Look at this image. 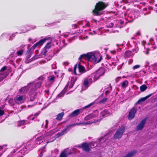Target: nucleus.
<instances>
[{
	"label": "nucleus",
	"instance_id": "1",
	"mask_svg": "<svg viewBox=\"0 0 157 157\" xmlns=\"http://www.w3.org/2000/svg\"><path fill=\"white\" fill-rule=\"evenodd\" d=\"M45 79L44 75H42L38 77L36 80V82L30 84L29 85V90L28 100L27 101L28 107H32L37 103V94L36 90L40 88L43 83V80Z\"/></svg>",
	"mask_w": 157,
	"mask_h": 157
},
{
	"label": "nucleus",
	"instance_id": "2",
	"mask_svg": "<svg viewBox=\"0 0 157 157\" xmlns=\"http://www.w3.org/2000/svg\"><path fill=\"white\" fill-rule=\"evenodd\" d=\"M44 137L45 136H41L37 137L36 140H30L24 145L22 149L18 151L17 153L15 155V156L17 157H22L25 154L28 153L33 148L35 147L36 144H42L44 141L46 143L43 147V148H44L47 144L49 142L45 140H43Z\"/></svg>",
	"mask_w": 157,
	"mask_h": 157
},
{
	"label": "nucleus",
	"instance_id": "3",
	"mask_svg": "<svg viewBox=\"0 0 157 157\" xmlns=\"http://www.w3.org/2000/svg\"><path fill=\"white\" fill-rule=\"evenodd\" d=\"M113 134V132L111 131H109L103 137H101L98 140V143L97 144L95 141H93L89 143V147H90L92 148L95 147H104V143H106L107 140V138H109L111 137Z\"/></svg>",
	"mask_w": 157,
	"mask_h": 157
},
{
	"label": "nucleus",
	"instance_id": "4",
	"mask_svg": "<svg viewBox=\"0 0 157 157\" xmlns=\"http://www.w3.org/2000/svg\"><path fill=\"white\" fill-rule=\"evenodd\" d=\"M107 5L102 2H99L96 3L94 9L92 12L94 15L100 16L105 14L103 10L107 7Z\"/></svg>",
	"mask_w": 157,
	"mask_h": 157
},
{
	"label": "nucleus",
	"instance_id": "5",
	"mask_svg": "<svg viewBox=\"0 0 157 157\" xmlns=\"http://www.w3.org/2000/svg\"><path fill=\"white\" fill-rule=\"evenodd\" d=\"M102 59V55L97 51L89 52V61L93 64L100 62Z\"/></svg>",
	"mask_w": 157,
	"mask_h": 157
},
{
	"label": "nucleus",
	"instance_id": "6",
	"mask_svg": "<svg viewBox=\"0 0 157 157\" xmlns=\"http://www.w3.org/2000/svg\"><path fill=\"white\" fill-rule=\"evenodd\" d=\"M105 73L104 69L101 68L98 70L95 73L91 74L89 76V83H92L98 79L100 76L104 75Z\"/></svg>",
	"mask_w": 157,
	"mask_h": 157
},
{
	"label": "nucleus",
	"instance_id": "7",
	"mask_svg": "<svg viewBox=\"0 0 157 157\" xmlns=\"http://www.w3.org/2000/svg\"><path fill=\"white\" fill-rule=\"evenodd\" d=\"M49 37H46L40 40L38 42L35 44L31 48L29 45L28 47V50L26 54L29 55L33 53L34 50L37 47L42 45L47 40L49 39Z\"/></svg>",
	"mask_w": 157,
	"mask_h": 157
},
{
	"label": "nucleus",
	"instance_id": "8",
	"mask_svg": "<svg viewBox=\"0 0 157 157\" xmlns=\"http://www.w3.org/2000/svg\"><path fill=\"white\" fill-rule=\"evenodd\" d=\"M49 37H46L40 40L38 42L35 44L31 48L29 45L28 47V50L26 54L29 55L33 53L34 50L37 47L42 45L47 40L49 39Z\"/></svg>",
	"mask_w": 157,
	"mask_h": 157
},
{
	"label": "nucleus",
	"instance_id": "9",
	"mask_svg": "<svg viewBox=\"0 0 157 157\" xmlns=\"http://www.w3.org/2000/svg\"><path fill=\"white\" fill-rule=\"evenodd\" d=\"M49 37H46L40 40L38 42L35 44L31 48L29 45L28 47V50L26 54L29 55L33 53L34 50L37 47L42 45L47 40L49 39Z\"/></svg>",
	"mask_w": 157,
	"mask_h": 157
},
{
	"label": "nucleus",
	"instance_id": "10",
	"mask_svg": "<svg viewBox=\"0 0 157 157\" xmlns=\"http://www.w3.org/2000/svg\"><path fill=\"white\" fill-rule=\"evenodd\" d=\"M98 111L96 110L92 113L89 114V124L96 123L99 121H97L94 122L93 121L99 118V115L98 114Z\"/></svg>",
	"mask_w": 157,
	"mask_h": 157
},
{
	"label": "nucleus",
	"instance_id": "11",
	"mask_svg": "<svg viewBox=\"0 0 157 157\" xmlns=\"http://www.w3.org/2000/svg\"><path fill=\"white\" fill-rule=\"evenodd\" d=\"M124 130L125 128L124 127L122 126L121 127L119 128L114 134L113 136V139H116L121 138L124 132Z\"/></svg>",
	"mask_w": 157,
	"mask_h": 157
},
{
	"label": "nucleus",
	"instance_id": "12",
	"mask_svg": "<svg viewBox=\"0 0 157 157\" xmlns=\"http://www.w3.org/2000/svg\"><path fill=\"white\" fill-rule=\"evenodd\" d=\"M88 108V105L82 108L76 109L73 111L69 115V117H72L78 115L80 113L85 111L86 109Z\"/></svg>",
	"mask_w": 157,
	"mask_h": 157
},
{
	"label": "nucleus",
	"instance_id": "13",
	"mask_svg": "<svg viewBox=\"0 0 157 157\" xmlns=\"http://www.w3.org/2000/svg\"><path fill=\"white\" fill-rule=\"evenodd\" d=\"M6 66L3 67L0 71V82L2 81L8 75V73L7 71Z\"/></svg>",
	"mask_w": 157,
	"mask_h": 157
},
{
	"label": "nucleus",
	"instance_id": "14",
	"mask_svg": "<svg viewBox=\"0 0 157 157\" xmlns=\"http://www.w3.org/2000/svg\"><path fill=\"white\" fill-rule=\"evenodd\" d=\"M109 115L110 112L107 110H105L101 113L100 115H99V118H98V119L94 120L93 122H94L95 121H100L104 117H107Z\"/></svg>",
	"mask_w": 157,
	"mask_h": 157
},
{
	"label": "nucleus",
	"instance_id": "15",
	"mask_svg": "<svg viewBox=\"0 0 157 157\" xmlns=\"http://www.w3.org/2000/svg\"><path fill=\"white\" fill-rule=\"evenodd\" d=\"M34 82H36V80L28 83L27 86H25L20 89L19 90V92L21 94H22L26 93L28 91H29V85L31 83H33Z\"/></svg>",
	"mask_w": 157,
	"mask_h": 157
},
{
	"label": "nucleus",
	"instance_id": "16",
	"mask_svg": "<svg viewBox=\"0 0 157 157\" xmlns=\"http://www.w3.org/2000/svg\"><path fill=\"white\" fill-rule=\"evenodd\" d=\"M84 60H86L87 62H88V52L86 54H84L80 56L78 58V60L80 63H84L85 62Z\"/></svg>",
	"mask_w": 157,
	"mask_h": 157
},
{
	"label": "nucleus",
	"instance_id": "17",
	"mask_svg": "<svg viewBox=\"0 0 157 157\" xmlns=\"http://www.w3.org/2000/svg\"><path fill=\"white\" fill-rule=\"evenodd\" d=\"M126 22L124 23V21L122 20L120 21H117L114 22L115 27L119 28L120 29L123 27L126 24Z\"/></svg>",
	"mask_w": 157,
	"mask_h": 157
},
{
	"label": "nucleus",
	"instance_id": "18",
	"mask_svg": "<svg viewBox=\"0 0 157 157\" xmlns=\"http://www.w3.org/2000/svg\"><path fill=\"white\" fill-rule=\"evenodd\" d=\"M75 146L80 148H82L83 150L84 151H88V144L87 143H83Z\"/></svg>",
	"mask_w": 157,
	"mask_h": 157
},
{
	"label": "nucleus",
	"instance_id": "19",
	"mask_svg": "<svg viewBox=\"0 0 157 157\" xmlns=\"http://www.w3.org/2000/svg\"><path fill=\"white\" fill-rule=\"evenodd\" d=\"M74 34V33H66L63 35L62 36L65 38L68 37L69 38L67 40L69 43H70L71 40L74 39L75 37V36H72V35Z\"/></svg>",
	"mask_w": 157,
	"mask_h": 157
},
{
	"label": "nucleus",
	"instance_id": "20",
	"mask_svg": "<svg viewBox=\"0 0 157 157\" xmlns=\"http://www.w3.org/2000/svg\"><path fill=\"white\" fill-rule=\"evenodd\" d=\"M137 111L136 109H132L131 110L128 114V119L131 120L135 117V115Z\"/></svg>",
	"mask_w": 157,
	"mask_h": 157
},
{
	"label": "nucleus",
	"instance_id": "21",
	"mask_svg": "<svg viewBox=\"0 0 157 157\" xmlns=\"http://www.w3.org/2000/svg\"><path fill=\"white\" fill-rule=\"evenodd\" d=\"M15 102L18 104H21L24 101V96L23 95L17 97L15 98Z\"/></svg>",
	"mask_w": 157,
	"mask_h": 157
},
{
	"label": "nucleus",
	"instance_id": "22",
	"mask_svg": "<svg viewBox=\"0 0 157 157\" xmlns=\"http://www.w3.org/2000/svg\"><path fill=\"white\" fill-rule=\"evenodd\" d=\"M138 44L139 43L136 40H131L130 41L128 42L127 45L129 48L131 47H135V46H136V45H138Z\"/></svg>",
	"mask_w": 157,
	"mask_h": 157
},
{
	"label": "nucleus",
	"instance_id": "23",
	"mask_svg": "<svg viewBox=\"0 0 157 157\" xmlns=\"http://www.w3.org/2000/svg\"><path fill=\"white\" fill-rule=\"evenodd\" d=\"M146 121V119L142 120L136 127V130H140L142 129Z\"/></svg>",
	"mask_w": 157,
	"mask_h": 157
},
{
	"label": "nucleus",
	"instance_id": "24",
	"mask_svg": "<svg viewBox=\"0 0 157 157\" xmlns=\"http://www.w3.org/2000/svg\"><path fill=\"white\" fill-rule=\"evenodd\" d=\"M135 13L132 14H129L127 17L125 18V19L128 21L129 22H132V21L135 19V18L138 17H136L135 16Z\"/></svg>",
	"mask_w": 157,
	"mask_h": 157
},
{
	"label": "nucleus",
	"instance_id": "25",
	"mask_svg": "<svg viewBox=\"0 0 157 157\" xmlns=\"http://www.w3.org/2000/svg\"><path fill=\"white\" fill-rule=\"evenodd\" d=\"M149 42L147 43L145 41H142L141 43L143 45H145L144 46V47L145 48L146 47V44L147 45H149L150 44L151 45H154L155 44V43L154 41V40L153 38H151L149 40Z\"/></svg>",
	"mask_w": 157,
	"mask_h": 157
},
{
	"label": "nucleus",
	"instance_id": "26",
	"mask_svg": "<svg viewBox=\"0 0 157 157\" xmlns=\"http://www.w3.org/2000/svg\"><path fill=\"white\" fill-rule=\"evenodd\" d=\"M88 79L87 78L85 79L83 82V86L82 89H86L88 88Z\"/></svg>",
	"mask_w": 157,
	"mask_h": 157
},
{
	"label": "nucleus",
	"instance_id": "27",
	"mask_svg": "<svg viewBox=\"0 0 157 157\" xmlns=\"http://www.w3.org/2000/svg\"><path fill=\"white\" fill-rule=\"evenodd\" d=\"M68 87V85H66L63 90L59 94L57 95V97L60 98L63 97L65 94V93L67 90Z\"/></svg>",
	"mask_w": 157,
	"mask_h": 157
},
{
	"label": "nucleus",
	"instance_id": "28",
	"mask_svg": "<svg viewBox=\"0 0 157 157\" xmlns=\"http://www.w3.org/2000/svg\"><path fill=\"white\" fill-rule=\"evenodd\" d=\"M51 43H48L44 48V54H45L48 52L47 50L49 49L51 47Z\"/></svg>",
	"mask_w": 157,
	"mask_h": 157
},
{
	"label": "nucleus",
	"instance_id": "29",
	"mask_svg": "<svg viewBox=\"0 0 157 157\" xmlns=\"http://www.w3.org/2000/svg\"><path fill=\"white\" fill-rule=\"evenodd\" d=\"M26 121L22 120L18 121L17 122V126L18 127H20L21 126L24 125L26 124H29V123L26 122Z\"/></svg>",
	"mask_w": 157,
	"mask_h": 157
},
{
	"label": "nucleus",
	"instance_id": "30",
	"mask_svg": "<svg viewBox=\"0 0 157 157\" xmlns=\"http://www.w3.org/2000/svg\"><path fill=\"white\" fill-rule=\"evenodd\" d=\"M134 53H132L131 51H126L125 54V57L127 58H128L131 56H132L133 55Z\"/></svg>",
	"mask_w": 157,
	"mask_h": 157
},
{
	"label": "nucleus",
	"instance_id": "31",
	"mask_svg": "<svg viewBox=\"0 0 157 157\" xmlns=\"http://www.w3.org/2000/svg\"><path fill=\"white\" fill-rule=\"evenodd\" d=\"M71 126V125L67 126L66 128L64 129L61 132L63 135L66 134L67 132L69 130Z\"/></svg>",
	"mask_w": 157,
	"mask_h": 157
},
{
	"label": "nucleus",
	"instance_id": "32",
	"mask_svg": "<svg viewBox=\"0 0 157 157\" xmlns=\"http://www.w3.org/2000/svg\"><path fill=\"white\" fill-rule=\"evenodd\" d=\"M63 115V112H62L61 113H60L57 114V115L56 116V119L59 121H60L62 120Z\"/></svg>",
	"mask_w": 157,
	"mask_h": 157
},
{
	"label": "nucleus",
	"instance_id": "33",
	"mask_svg": "<svg viewBox=\"0 0 157 157\" xmlns=\"http://www.w3.org/2000/svg\"><path fill=\"white\" fill-rule=\"evenodd\" d=\"M129 48L131 49L133 52L134 53H137L139 50L138 45H136V46H135V47H131L130 48Z\"/></svg>",
	"mask_w": 157,
	"mask_h": 157
},
{
	"label": "nucleus",
	"instance_id": "34",
	"mask_svg": "<svg viewBox=\"0 0 157 157\" xmlns=\"http://www.w3.org/2000/svg\"><path fill=\"white\" fill-rule=\"evenodd\" d=\"M55 78V77L53 76H50L48 77V81L50 83V84L54 82Z\"/></svg>",
	"mask_w": 157,
	"mask_h": 157
},
{
	"label": "nucleus",
	"instance_id": "35",
	"mask_svg": "<svg viewBox=\"0 0 157 157\" xmlns=\"http://www.w3.org/2000/svg\"><path fill=\"white\" fill-rule=\"evenodd\" d=\"M136 151H133L130 153L128 154L126 156L124 157H132V156L136 153Z\"/></svg>",
	"mask_w": 157,
	"mask_h": 157
},
{
	"label": "nucleus",
	"instance_id": "36",
	"mask_svg": "<svg viewBox=\"0 0 157 157\" xmlns=\"http://www.w3.org/2000/svg\"><path fill=\"white\" fill-rule=\"evenodd\" d=\"M151 96V94L148 95L147 96H146L141 98H140L138 101V102H139L140 101H144L148 98L150 97Z\"/></svg>",
	"mask_w": 157,
	"mask_h": 157
},
{
	"label": "nucleus",
	"instance_id": "37",
	"mask_svg": "<svg viewBox=\"0 0 157 157\" xmlns=\"http://www.w3.org/2000/svg\"><path fill=\"white\" fill-rule=\"evenodd\" d=\"M81 63H80V62H79V64L78 65V69L79 72H83L84 69V67L80 65Z\"/></svg>",
	"mask_w": 157,
	"mask_h": 157
},
{
	"label": "nucleus",
	"instance_id": "38",
	"mask_svg": "<svg viewBox=\"0 0 157 157\" xmlns=\"http://www.w3.org/2000/svg\"><path fill=\"white\" fill-rule=\"evenodd\" d=\"M36 26L35 25H34L33 26V27H30V28L29 29H25V30H23L24 31L23 32V33H25L26 32H28V31L31 30V29H36Z\"/></svg>",
	"mask_w": 157,
	"mask_h": 157
},
{
	"label": "nucleus",
	"instance_id": "39",
	"mask_svg": "<svg viewBox=\"0 0 157 157\" xmlns=\"http://www.w3.org/2000/svg\"><path fill=\"white\" fill-rule=\"evenodd\" d=\"M128 84V82L127 81L125 80L123 82L121 83V86L123 88H124L126 87L127 85Z\"/></svg>",
	"mask_w": 157,
	"mask_h": 157
},
{
	"label": "nucleus",
	"instance_id": "40",
	"mask_svg": "<svg viewBox=\"0 0 157 157\" xmlns=\"http://www.w3.org/2000/svg\"><path fill=\"white\" fill-rule=\"evenodd\" d=\"M147 88V86L145 85H143L140 87V89L141 91H144Z\"/></svg>",
	"mask_w": 157,
	"mask_h": 157
},
{
	"label": "nucleus",
	"instance_id": "41",
	"mask_svg": "<svg viewBox=\"0 0 157 157\" xmlns=\"http://www.w3.org/2000/svg\"><path fill=\"white\" fill-rule=\"evenodd\" d=\"M63 48V46L61 45L59 46V48H57V50L54 52V54H56V53H58Z\"/></svg>",
	"mask_w": 157,
	"mask_h": 157
},
{
	"label": "nucleus",
	"instance_id": "42",
	"mask_svg": "<svg viewBox=\"0 0 157 157\" xmlns=\"http://www.w3.org/2000/svg\"><path fill=\"white\" fill-rule=\"evenodd\" d=\"M23 28H24L23 29H21V28L19 29V30H20L22 31V33H23V32L24 31V30H25V29L26 28L29 29V28H30V26H29V25H26L25 26H24Z\"/></svg>",
	"mask_w": 157,
	"mask_h": 157
},
{
	"label": "nucleus",
	"instance_id": "43",
	"mask_svg": "<svg viewBox=\"0 0 157 157\" xmlns=\"http://www.w3.org/2000/svg\"><path fill=\"white\" fill-rule=\"evenodd\" d=\"M48 120H46L45 121V122L42 125L43 126H44L45 128H47L48 127Z\"/></svg>",
	"mask_w": 157,
	"mask_h": 157
},
{
	"label": "nucleus",
	"instance_id": "44",
	"mask_svg": "<svg viewBox=\"0 0 157 157\" xmlns=\"http://www.w3.org/2000/svg\"><path fill=\"white\" fill-rule=\"evenodd\" d=\"M67 155L65 152H63L61 153L59 157H67Z\"/></svg>",
	"mask_w": 157,
	"mask_h": 157
},
{
	"label": "nucleus",
	"instance_id": "45",
	"mask_svg": "<svg viewBox=\"0 0 157 157\" xmlns=\"http://www.w3.org/2000/svg\"><path fill=\"white\" fill-rule=\"evenodd\" d=\"M23 49H22L19 50L17 52V54L18 56H21L22 55L23 53Z\"/></svg>",
	"mask_w": 157,
	"mask_h": 157
},
{
	"label": "nucleus",
	"instance_id": "46",
	"mask_svg": "<svg viewBox=\"0 0 157 157\" xmlns=\"http://www.w3.org/2000/svg\"><path fill=\"white\" fill-rule=\"evenodd\" d=\"M108 100V98H104L101 100L100 101V103L103 104L105 103Z\"/></svg>",
	"mask_w": 157,
	"mask_h": 157
},
{
	"label": "nucleus",
	"instance_id": "47",
	"mask_svg": "<svg viewBox=\"0 0 157 157\" xmlns=\"http://www.w3.org/2000/svg\"><path fill=\"white\" fill-rule=\"evenodd\" d=\"M15 33H18V32H16L15 33L13 34L10 37L9 40H13V37H14L15 36Z\"/></svg>",
	"mask_w": 157,
	"mask_h": 157
},
{
	"label": "nucleus",
	"instance_id": "48",
	"mask_svg": "<svg viewBox=\"0 0 157 157\" xmlns=\"http://www.w3.org/2000/svg\"><path fill=\"white\" fill-rule=\"evenodd\" d=\"M114 25V23L112 22L109 23L108 24L106 25L107 27L108 28H112Z\"/></svg>",
	"mask_w": 157,
	"mask_h": 157
},
{
	"label": "nucleus",
	"instance_id": "49",
	"mask_svg": "<svg viewBox=\"0 0 157 157\" xmlns=\"http://www.w3.org/2000/svg\"><path fill=\"white\" fill-rule=\"evenodd\" d=\"M86 22L85 21L82 20V21H78L77 22V23L80 25H83L84 24L86 23Z\"/></svg>",
	"mask_w": 157,
	"mask_h": 157
},
{
	"label": "nucleus",
	"instance_id": "50",
	"mask_svg": "<svg viewBox=\"0 0 157 157\" xmlns=\"http://www.w3.org/2000/svg\"><path fill=\"white\" fill-rule=\"evenodd\" d=\"M16 151H17V150L16 149L14 150L13 151L10 153L8 157H13V156H12L13 154L14 153L16 152Z\"/></svg>",
	"mask_w": 157,
	"mask_h": 157
},
{
	"label": "nucleus",
	"instance_id": "51",
	"mask_svg": "<svg viewBox=\"0 0 157 157\" xmlns=\"http://www.w3.org/2000/svg\"><path fill=\"white\" fill-rule=\"evenodd\" d=\"M63 136L62 133L61 132H59L56 135V138H58L60 136Z\"/></svg>",
	"mask_w": 157,
	"mask_h": 157
},
{
	"label": "nucleus",
	"instance_id": "52",
	"mask_svg": "<svg viewBox=\"0 0 157 157\" xmlns=\"http://www.w3.org/2000/svg\"><path fill=\"white\" fill-rule=\"evenodd\" d=\"M5 114V112L4 111L0 109V117H1V116H2Z\"/></svg>",
	"mask_w": 157,
	"mask_h": 157
},
{
	"label": "nucleus",
	"instance_id": "53",
	"mask_svg": "<svg viewBox=\"0 0 157 157\" xmlns=\"http://www.w3.org/2000/svg\"><path fill=\"white\" fill-rule=\"evenodd\" d=\"M140 67V65H136L134 66L132 68L133 69H135L139 68Z\"/></svg>",
	"mask_w": 157,
	"mask_h": 157
},
{
	"label": "nucleus",
	"instance_id": "54",
	"mask_svg": "<svg viewBox=\"0 0 157 157\" xmlns=\"http://www.w3.org/2000/svg\"><path fill=\"white\" fill-rule=\"evenodd\" d=\"M149 48H147L146 50H144L143 52L146 55H148L149 54Z\"/></svg>",
	"mask_w": 157,
	"mask_h": 157
},
{
	"label": "nucleus",
	"instance_id": "55",
	"mask_svg": "<svg viewBox=\"0 0 157 157\" xmlns=\"http://www.w3.org/2000/svg\"><path fill=\"white\" fill-rule=\"evenodd\" d=\"M8 36V34L7 33H3L1 36V37L2 38L4 36Z\"/></svg>",
	"mask_w": 157,
	"mask_h": 157
},
{
	"label": "nucleus",
	"instance_id": "56",
	"mask_svg": "<svg viewBox=\"0 0 157 157\" xmlns=\"http://www.w3.org/2000/svg\"><path fill=\"white\" fill-rule=\"evenodd\" d=\"M29 58H29H27V59H26L25 60V63H28L30 62H31V61H32L33 59H33L32 60H29L28 59Z\"/></svg>",
	"mask_w": 157,
	"mask_h": 157
},
{
	"label": "nucleus",
	"instance_id": "57",
	"mask_svg": "<svg viewBox=\"0 0 157 157\" xmlns=\"http://www.w3.org/2000/svg\"><path fill=\"white\" fill-rule=\"evenodd\" d=\"M72 28L73 29H75L78 27V25L77 24H73L72 25Z\"/></svg>",
	"mask_w": 157,
	"mask_h": 157
},
{
	"label": "nucleus",
	"instance_id": "58",
	"mask_svg": "<svg viewBox=\"0 0 157 157\" xmlns=\"http://www.w3.org/2000/svg\"><path fill=\"white\" fill-rule=\"evenodd\" d=\"M69 64V63L68 62H64L63 63V65L65 67L67 66Z\"/></svg>",
	"mask_w": 157,
	"mask_h": 157
},
{
	"label": "nucleus",
	"instance_id": "59",
	"mask_svg": "<svg viewBox=\"0 0 157 157\" xmlns=\"http://www.w3.org/2000/svg\"><path fill=\"white\" fill-rule=\"evenodd\" d=\"M127 1L129 3H132V2L134 3V2L137 1V0H127Z\"/></svg>",
	"mask_w": 157,
	"mask_h": 157
},
{
	"label": "nucleus",
	"instance_id": "60",
	"mask_svg": "<svg viewBox=\"0 0 157 157\" xmlns=\"http://www.w3.org/2000/svg\"><path fill=\"white\" fill-rule=\"evenodd\" d=\"M110 92V91L109 90L106 89L105 90V94L106 95H107V94H108Z\"/></svg>",
	"mask_w": 157,
	"mask_h": 157
},
{
	"label": "nucleus",
	"instance_id": "61",
	"mask_svg": "<svg viewBox=\"0 0 157 157\" xmlns=\"http://www.w3.org/2000/svg\"><path fill=\"white\" fill-rule=\"evenodd\" d=\"M44 92L46 94H47V95L49 94V90H45L44 91Z\"/></svg>",
	"mask_w": 157,
	"mask_h": 157
},
{
	"label": "nucleus",
	"instance_id": "62",
	"mask_svg": "<svg viewBox=\"0 0 157 157\" xmlns=\"http://www.w3.org/2000/svg\"><path fill=\"white\" fill-rule=\"evenodd\" d=\"M40 111H38L37 113H35L34 114V116L36 117L40 114Z\"/></svg>",
	"mask_w": 157,
	"mask_h": 157
},
{
	"label": "nucleus",
	"instance_id": "63",
	"mask_svg": "<svg viewBox=\"0 0 157 157\" xmlns=\"http://www.w3.org/2000/svg\"><path fill=\"white\" fill-rule=\"evenodd\" d=\"M62 43L64 45L63 46H65L67 44V43H66L65 40H62Z\"/></svg>",
	"mask_w": 157,
	"mask_h": 157
},
{
	"label": "nucleus",
	"instance_id": "64",
	"mask_svg": "<svg viewBox=\"0 0 157 157\" xmlns=\"http://www.w3.org/2000/svg\"><path fill=\"white\" fill-rule=\"evenodd\" d=\"M76 65H76V66L74 67V73L75 74H77L76 73V68H77V67H76Z\"/></svg>",
	"mask_w": 157,
	"mask_h": 157
}]
</instances>
